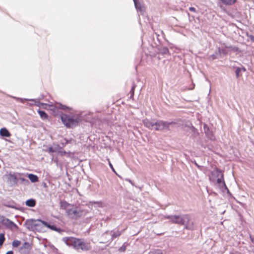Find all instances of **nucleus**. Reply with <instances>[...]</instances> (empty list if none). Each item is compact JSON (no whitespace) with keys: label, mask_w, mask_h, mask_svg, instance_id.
I'll list each match as a JSON object with an SVG mask.
<instances>
[{"label":"nucleus","mask_w":254,"mask_h":254,"mask_svg":"<svg viewBox=\"0 0 254 254\" xmlns=\"http://www.w3.org/2000/svg\"><path fill=\"white\" fill-rule=\"evenodd\" d=\"M25 225L28 229L32 231H40L42 225H44L45 227H46L52 230L57 232L60 231V230L59 228H57L55 225H51L47 222L40 219H28L26 221Z\"/></svg>","instance_id":"1"},{"label":"nucleus","mask_w":254,"mask_h":254,"mask_svg":"<svg viewBox=\"0 0 254 254\" xmlns=\"http://www.w3.org/2000/svg\"><path fill=\"white\" fill-rule=\"evenodd\" d=\"M209 180L217 184L219 187L225 186L223 179V174L218 168H215L211 171V174L209 175Z\"/></svg>","instance_id":"2"},{"label":"nucleus","mask_w":254,"mask_h":254,"mask_svg":"<svg viewBox=\"0 0 254 254\" xmlns=\"http://www.w3.org/2000/svg\"><path fill=\"white\" fill-rule=\"evenodd\" d=\"M60 116L62 122L67 127H73L77 125V120L72 117L63 113L60 114Z\"/></svg>","instance_id":"3"},{"label":"nucleus","mask_w":254,"mask_h":254,"mask_svg":"<svg viewBox=\"0 0 254 254\" xmlns=\"http://www.w3.org/2000/svg\"><path fill=\"white\" fill-rule=\"evenodd\" d=\"M63 240L67 245L76 250L79 249V239L73 237H64Z\"/></svg>","instance_id":"4"},{"label":"nucleus","mask_w":254,"mask_h":254,"mask_svg":"<svg viewBox=\"0 0 254 254\" xmlns=\"http://www.w3.org/2000/svg\"><path fill=\"white\" fill-rule=\"evenodd\" d=\"M0 222L11 230L18 229V226L16 224L3 215H0Z\"/></svg>","instance_id":"5"},{"label":"nucleus","mask_w":254,"mask_h":254,"mask_svg":"<svg viewBox=\"0 0 254 254\" xmlns=\"http://www.w3.org/2000/svg\"><path fill=\"white\" fill-rule=\"evenodd\" d=\"M175 124L174 122H168L163 121H159L155 123L154 130H162L165 129H169V127L171 125Z\"/></svg>","instance_id":"6"},{"label":"nucleus","mask_w":254,"mask_h":254,"mask_svg":"<svg viewBox=\"0 0 254 254\" xmlns=\"http://www.w3.org/2000/svg\"><path fill=\"white\" fill-rule=\"evenodd\" d=\"M167 218L170 219L173 223L178 224L181 225H185L184 215L183 216L179 215L168 216Z\"/></svg>","instance_id":"7"},{"label":"nucleus","mask_w":254,"mask_h":254,"mask_svg":"<svg viewBox=\"0 0 254 254\" xmlns=\"http://www.w3.org/2000/svg\"><path fill=\"white\" fill-rule=\"evenodd\" d=\"M51 110L53 111L55 115L59 113V109H62L63 110H69V108L68 107L58 103H56L54 105H51Z\"/></svg>","instance_id":"8"},{"label":"nucleus","mask_w":254,"mask_h":254,"mask_svg":"<svg viewBox=\"0 0 254 254\" xmlns=\"http://www.w3.org/2000/svg\"><path fill=\"white\" fill-rule=\"evenodd\" d=\"M185 225H184L187 229H192L193 228V222L191 219L189 215H184Z\"/></svg>","instance_id":"9"},{"label":"nucleus","mask_w":254,"mask_h":254,"mask_svg":"<svg viewBox=\"0 0 254 254\" xmlns=\"http://www.w3.org/2000/svg\"><path fill=\"white\" fill-rule=\"evenodd\" d=\"M66 213L70 217L72 218H76L78 214L77 208L72 205L68 209Z\"/></svg>","instance_id":"10"},{"label":"nucleus","mask_w":254,"mask_h":254,"mask_svg":"<svg viewBox=\"0 0 254 254\" xmlns=\"http://www.w3.org/2000/svg\"><path fill=\"white\" fill-rule=\"evenodd\" d=\"M143 124L145 127L151 130L154 129V127L155 126V123H153L152 122L146 119L143 121Z\"/></svg>","instance_id":"11"},{"label":"nucleus","mask_w":254,"mask_h":254,"mask_svg":"<svg viewBox=\"0 0 254 254\" xmlns=\"http://www.w3.org/2000/svg\"><path fill=\"white\" fill-rule=\"evenodd\" d=\"M17 100H19L21 103H24L25 101H32L34 102V104L38 106H40V105H43V103H40L38 100L37 99H23V98H15Z\"/></svg>","instance_id":"12"},{"label":"nucleus","mask_w":254,"mask_h":254,"mask_svg":"<svg viewBox=\"0 0 254 254\" xmlns=\"http://www.w3.org/2000/svg\"><path fill=\"white\" fill-rule=\"evenodd\" d=\"M71 205L68 203L66 201H61L60 202V207L62 209L66 210L67 211L70 207H71Z\"/></svg>","instance_id":"13"},{"label":"nucleus","mask_w":254,"mask_h":254,"mask_svg":"<svg viewBox=\"0 0 254 254\" xmlns=\"http://www.w3.org/2000/svg\"><path fill=\"white\" fill-rule=\"evenodd\" d=\"M0 135L4 137H10L11 134L6 128H2L0 129Z\"/></svg>","instance_id":"14"},{"label":"nucleus","mask_w":254,"mask_h":254,"mask_svg":"<svg viewBox=\"0 0 254 254\" xmlns=\"http://www.w3.org/2000/svg\"><path fill=\"white\" fill-rule=\"evenodd\" d=\"M25 204L29 207H34L36 205V201L34 199H29L26 200Z\"/></svg>","instance_id":"15"},{"label":"nucleus","mask_w":254,"mask_h":254,"mask_svg":"<svg viewBox=\"0 0 254 254\" xmlns=\"http://www.w3.org/2000/svg\"><path fill=\"white\" fill-rule=\"evenodd\" d=\"M28 178L32 183H36L38 181V177L34 174H30L28 175Z\"/></svg>","instance_id":"16"},{"label":"nucleus","mask_w":254,"mask_h":254,"mask_svg":"<svg viewBox=\"0 0 254 254\" xmlns=\"http://www.w3.org/2000/svg\"><path fill=\"white\" fill-rule=\"evenodd\" d=\"M90 246L89 243L80 242V249L83 250H88L90 249Z\"/></svg>","instance_id":"17"},{"label":"nucleus","mask_w":254,"mask_h":254,"mask_svg":"<svg viewBox=\"0 0 254 254\" xmlns=\"http://www.w3.org/2000/svg\"><path fill=\"white\" fill-rule=\"evenodd\" d=\"M38 113L40 117L43 119H46L48 118L47 114L43 111L39 110Z\"/></svg>","instance_id":"18"},{"label":"nucleus","mask_w":254,"mask_h":254,"mask_svg":"<svg viewBox=\"0 0 254 254\" xmlns=\"http://www.w3.org/2000/svg\"><path fill=\"white\" fill-rule=\"evenodd\" d=\"M4 205L7 207H9V208H15V204L14 202H5L4 203Z\"/></svg>","instance_id":"19"},{"label":"nucleus","mask_w":254,"mask_h":254,"mask_svg":"<svg viewBox=\"0 0 254 254\" xmlns=\"http://www.w3.org/2000/svg\"><path fill=\"white\" fill-rule=\"evenodd\" d=\"M5 239L4 237V234L3 233H0V247H1L3 245L4 242L5 241Z\"/></svg>","instance_id":"20"},{"label":"nucleus","mask_w":254,"mask_h":254,"mask_svg":"<svg viewBox=\"0 0 254 254\" xmlns=\"http://www.w3.org/2000/svg\"><path fill=\"white\" fill-rule=\"evenodd\" d=\"M21 244V242L18 240H14L12 243V246L14 248L18 247Z\"/></svg>","instance_id":"21"},{"label":"nucleus","mask_w":254,"mask_h":254,"mask_svg":"<svg viewBox=\"0 0 254 254\" xmlns=\"http://www.w3.org/2000/svg\"><path fill=\"white\" fill-rule=\"evenodd\" d=\"M19 180L24 185H27L29 183L28 180L23 178H20Z\"/></svg>","instance_id":"22"},{"label":"nucleus","mask_w":254,"mask_h":254,"mask_svg":"<svg viewBox=\"0 0 254 254\" xmlns=\"http://www.w3.org/2000/svg\"><path fill=\"white\" fill-rule=\"evenodd\" d=\"M134 89H135V86L133 85L132 87V88H131V90H130V91L129 92V93L130 94V98L133 97V96H134Z\"/></svg>","instance_id":"23"},{"label":"nucleus","mask_w":254,"mask_h":254,"mask_svg":"<svg viewBox=\"0 0 254 254\" xmlns=\"http://www.w3.org/2000/svg\"><path fill=\"white\" fill-rule=\"evenodd\" d=\"M204 129L205 133L208 136V131H209V129L206 125H204Z\"/></svg>","instance_id":"24"},{"label":"nucleus","mask_w":254,"mask_h":254,"mask_svg":"<svg viewBox=\"0 0 254 254\" xmlns=\"http://www.w3.org/2000/svg\"><path fill=\"white\" fill-rule=\"evenodd\" d=\"M107 160H108V161L109 165V166H110V168H111V169L112 170V171H113V172H114L115 173H116V171H115V169L114 168V167H113V165H112V163H111L110 159H109V158H108V159H107Z\"/></svg>","instance_id":"25"},{"label":"nucleus","mask_w":254,"mask_h":254,"mask_svg":"<svg viewBox=\"0 0 254 254\" xmlns=\"http://www.w3.org/2000/svg\"><path fill=\"white\" fill-rule=\"evenodd\" d=\"M126 250V246L123 245L120 249L119 251L121 252H125Z\"/></svg>","instance_id":"26"},{"label":"nucleus","mask_w":254,"mask_h":254,"mask_svg":"<svg viewBox=\"0 0 254 254\" xmlns=\"http://www.w3.org/2000/svg\"><path fill=\"white\" fill-rule=\"evenodd\" d=\"M121 235V233L119 231H118L116 233H114L113 234V237L116 238V237L120 236Z\"/></svg>","instance_id":"27"},{"label":"nucleus","mask_w":254,"mask_h":254,"mask_svg":"<svg viewBox=\"0 0 254 254\" xmlns=\"http://www.w3.org/2000/svg\"><path fill=\"white\" fill-rule=\"evenodd\" d=\"M240 68H238L237 69H236V76L237 77H239V73L240 72Z\"/></svg>","instance_id":"28"},{"label":"nucleus","mask_w":254,"mask_h":254,"mask_svg":"<svg viewBox=\"0 0 254 254\" xmlns=\"http://www.w3.org/2000/svg\"><path fill=\"white\" fill-rule=\"evenodd\" d=\"M94 204H96L99 207L102 206V202L101 201L99 202H94Z\"/></svg>","instance_id":"29"},{"label":"nucleus","mask_w":254,"mask_h":254,"mask_svg":"<svg viewBox=\"0 0 254 254\" xmlns=\"http://www.w3.org/2000/svg\"><path fill=\"white\" fill-rule=\"evenodd\" d=\"M48 150L50 153H53L56 151V150L52 147H49Z\"/></svg>","instance_id":"30"},{"label":"nucleus","mask_w":254,"mask_h":254,"mask_svg":"<svg viewBox=\"0 0 254 254\" xmlns=\"http://www.w3.org/2000/svg\"><path fill=\"white\" fill-rule=\"evenodd\" d=\"M11 178L13 180V181L15 183H16L17 178H16V176L15 175H11Z\"/></svg>","instance_id":"31"},{"label":"nucleus","mask_w":254,"mask_h":254,"mask_svg":"<svg viewBox=\"0 0 254 254\" xmlns=\"http://www.w3.org/2000/svg\"><path fill=\"white\" fill-rule=\"evenodd\" d=\"M189 10H190V11H192V12H196V9H195V8L194 7H190L189 8Z\"/></svg>","instance_id":"32"},{"label":"nucleus","mask_w":254,"mask_h":254,"mask_svg":"<svg viewBox=\"0 0 254 254\" xmlns=\"http://www.w3.org/2000/svg\"><path fill=\"white\" fill-rule=\"evenodd\" d=\"M249 37V38L250 39V40H251L252 42H254V36H253V35H250Z\"/></svg>","instance_id":"33"},{"label":"nucleus","mask_w":254,"mask_h":254,"mask_svg":"<svg viewBox=\"0 0 254 254\" xmlns=\"http://www.w3.org/2000/svg\"><path fill=\"white\" fill-rule=\"evenodd\" d=\"M6 254H13V252L12 251H10L7 252Z\"/></svg>","instance_id":"34"},{"label":"nucleus","mask_w":254,"mask_h":254,"mask_svg":"<svg viewBox=\"0 0 254 254\" xmlns=\"http://www.w3.org/2000/svg\"><path fill=\"white\" fill-rule=\"evenodd\" d=\"M251 241H252V242L254 243V239L252 238V237H251Z\"/></svg>","instance_id":"35"},{"label":"nucleus","mask_w":254,"mask_h":254,"mask_svg":"<svg viewBox=\"0 0 254 254\" xmlns=\"http://www.w3.org/2000/svg\"><path fill=\"white\" fill-rule=\"evenodd\" d=\"M133 1H134V2L135 4H136V0H133Z\"/></svg>","instance_id":"36"},{"label":"nucleus","mask_w":254,"mask_h":254,"mask_svg":"<svg viewBox=\"0 0 254 254\" xmlns=\"http://www.w3.org/2000/svg\"><path fill=\"white\" fill-rule=\"evenodd\" d=\"M27 244H27V243H24V245H27Z\"/></svg>","instance_id":"37"}]
</instances>
